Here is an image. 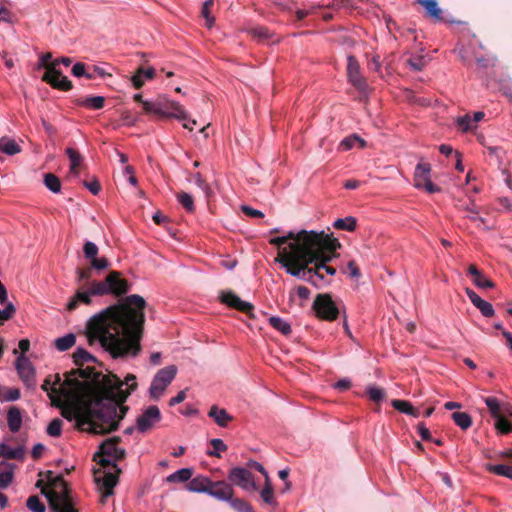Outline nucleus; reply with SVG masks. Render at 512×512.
<instances>
[{
	"label": "nucleus",
	"mask_w": 512,
	"mask_h": 512,
	"mask_svg": "<svg viewBox=\"0 0 512 512\" xmlns=\"http://www.w3.org/2000/svg\"><path fill=\"white\" fill-rule=\"evenodd\" d=\"M137 387L133 374L122 381L114 374L72 370L61 384L59 374L49 375L42 384L53 406L82 431L105 434L118 428L128 407L123 405Z\"/></svg>",
	"instance_id": "obj_1"
},
{
	"label": "nucleus",
	"mask_w": 512,
	"mask_h": 512,
	"mask_svg": "<svg viewBox=\"0 0 512 512\" xmlns=\"http://www.w3.org/2000/svg\"><path fill=\"white\" fill-rule=\"evenodd\" d=\"M145 307V299L133 294L96 313L86 325L89 344L99 343L113 358L136 357L141 351Z\"/></svg>",
	"instance_id": "obj_2"
},
{
	"label": "nucleus",
	"mask_w": 512,
	"mask_h": 512,
	"mask_svg": "<svg viewBox=\"0 0 512 512\" xmlns=\"http://www.w3.org/2000/svg\"><path fill=\"white\" fill-rule=\"evenodd\" d=\"M303 248H298L286 260L287 273L301 280L318 284V280H324V272L328 275H335L336 269L328 266L332 254L340 247L336 238L326 234L324 231H312L304 235L302 240Z\"/></svg>",
	"instance_id": "obj_3"
},
{
	"label": "nucleus",
	"mask_w": 512,
	"mask_h": 512,
	"mask_svg": "<svg viewBox=\"0 0 512 512\" xmlns=\"http://www.w3.org/2000/svg\"><path fill=\"white\" fill-rule=\"evenodd\" d=\"M130 289L127 280L121 278V273L111 271L104 280H93L87 283V287H79L75 294L68 301L66 308L68 311H74L79 304L91 305L93 296L114 295L120 297L126 294Z\"/></svg>",
	"instance_id": "obj_4"
},
{
	"label": "nucleus",
	"mask_w": 512,
	"mask_h": 512,
	"mask_svg": "<svg viewBox=\"0 0 512 512\" xmlns=\"http://www.w3.org/2000/svg\"><path fill=\"white\" fill-rule=\"evenodd\" d=\"M53 486L52 490H42V494L47 498L51 510L54 512H79L74 507V499L68 483L62 477H57Z\"/></svg>",
	"instance_id": "obj_5"
},
{
	"label": "nucleus",
	"mask_w": 512,
	"mask_h": 512,
	"mask_svg": "<svg viewBox=\"0 0 512 512\" xmlns=\"http://www.w3.org/2000/svg\"><path fill=\"white\" fill-rule=\"evenodd\" d=\"M307 233H311V231L302 230L298 233L290 231L285 236L270 239V244L275 245L280 249L275 261L280 263L286 270V260H288L290 255H293L294 252H298L297 248L304 247V245H302V240L304 235H307Z\"/></svg>",
	"instance_id": "obj_6"
},
{
	"label": "nucleus",
	"mask_w": 512,
	"mask_h": 512,
	"mask_svg": "<svg viewBox=\"0 0 512 512\" xmlns=\"http://www.w3.org/2000/svg\"><path fill=\"white\" fill-rule=\"evenodd\" d=\"M143 109L145 112L155 114L161 118L188 119V113L180 103L166 98H158L152 102H143Z\"/></svg>",
	"instance_id": "obj_7"
},
{
	"label": "nucleus",
	"mask_w": 512,
	"mask_h": 512,
	"mask_svg": "<svg viewBox=\"0 0 512 512\" xmlns=\"http://www.w3.org/2000/svg\"><path fill=\"white\" fill-rule=\"evenodd\" d=\"M176 374L177 367L175 365H170L158 370L149 388L150 397L154 400H158L174 380Z\"/></svg>",
	"instance_id": "obj_8"
},
{
	"label": "nucleus",
	"mask_w": 512,
	"mask_h": 512,
	"mask_svg": "<svg viewBox=\"0 0 512 512\" xmlns=\"http://www.w3.org/2000/svg\"><path fill=\"white\" fill-rule=\"evenodd\" d=\"M316 315L324 320L333 321L338 317L339 310L329 294H319L313 302Z\"/></svg>",
	"instance_id": "obj_9"
},
{
	"label": "nucleus",
	"mask_w": 512,
	"mask_h": 512,
	"mask_svg": "<svg viewBox=\"0 0 512 512\" xmlns=\"http://www.w3.org/2000/svg\"><path fill=\"white\" fill-rule=\"evenodd\" d=\"M431 165L427 162L420 161L414 172V186L417 189H425L426 192L433 194L440 191V188L433 184L430 179Z\"/></svg>",
	"instance_id": "obj_10"
},
{
	"label": "nucleus",
	"mask_w": 512,
	"mask_h": 512,
	"mask_svg": "<svg viewBox=\"0 0 512 512\" xmlns=\"http://www.w3.org/2000/svg\"><path fill=\"white\" fill-rule=\"evenodd\" d=\"M347 77L349 83L360 93L368 91L367 81L362 76L359 62L353 55L347 56Z\"/></svg>",
	"instance_id": "obj_11"
},
{
	"label": "nucleus",
	"mask_w": 512,
	"mask_h": 512,
	"mask_svg": "<svg viewBox=\"0 0 512 512\" xmlns=\"http://www.w3.org/2000/svg\"><path fill=\"white\" fill-rule=\"evenodd\" d=\"M99 473L101 472L95 471V482L102 493L101 502L104 503L107 497L113 495V489L118 483V475L120 472L108 470L104 471L102 475H98Z\"/></svg>",
	"instance_id": "obj_12"
},
{
	"label": "nucleus",
	"mask_w": 512,
	"mask_h": 512,
	"mask_svg": "<svg viewBox=\"0 0 512 512\" xmlns=\"http://www.w3.org/2000/svg\"><path fill=\"white\" fill-rule=\"evenodd\" d=\"M228 479L234 485L246 491L256 490L257 485L252 473L242 467H235L229 471Z\"/></svg>",
	"instance_id": "obj_13"
},
{
	"label": "nucleus",
	"mask_w": 512,
	"mask_h": 512,
	"mask_svg": "<svg viewBox=\"0 0 512 512\" xmlns=\"http://www.w3.org/2000/svg\"><path fill=\"white\" fill-rule=\"evenodd\" d=\"M161 420V413L157 406H149L137 419L136 427L141 433L150 430L154 424Z\"/></svg>",
	"instance_id": "obj_14"
},
{
	"label": "nucleus",
	"mask_w": 512,
	"mask_h": 512,
	"mask_svg": "<svg viewBox=\"0 0 512 512\" xmlns=\"http://www.w3.org/2000/svg\"><path fill=\"white\" fill-rule=\"evenodd\" d=\"M42 79L49 83L53 88L62 91H68L72 88L71 81L56 69V63L51 67H48V71H46Z\"/></svg>",
	"instance_id": "obj_15"
},
{
	"label": "nucleus",
	"mask_w": 512,
	"mask_h": 512,
	"mask_svg": "<svg viewBox=\"0 0 512 512\" xmlns=\"http://www.w3.org/2000/svg\"><path fill=\"white\" fill-rule=\"evenodd\" d=\"M220 300L222 303L226 304L228 307L236 309L242 313L247 315L251 314L253 311V305L250 302L244 301L240 299L234 292L232 291H224L220 295Z\"/></svg>",
	"instance_id": "obj_16"
},
{
	"label": "nucleus",
	"mask_w": 512,
	"mask_h": 512,
	"mask_svg": "<svg viewBox=\"0 0 512 512\" xmlns=\"http://www.w3.org/2000/svg\"><path fill=\"white\" fill-rule=\"evenodd\" d=\"M16 368L21 380L27 387H34L35 385V370L30 360L20 355L16 360Z\"/></svg>",
	"instance_id": "obj_17"
},
{
	"label": "nucleus",
	"mask_w": 512,
	"mask_h": 512,
	"mask_svg": "<svg viewBox=\"0 0 512 512\" xmlns=\"http://www.w3.org/2000/svg\"><path fill=\"white\" fill-rule=\"evenodd\" d=\"M118 442L119 438H111L105 440L99 446L98 455L111 457L114 462L124 459L126 452L123 448L118 446Z\"/></svg>",
	"instance_id": "obj_18"
},
{
	"label": "nucleus",
	"mask_w": 512,
	"mask_h": 512,
	"mask_svg": "<svg viewBox=\"0 0 512 512\" xmlns=\"http://www.w3.org/2000/svg\"><path fill=\"white\" fill-rule=\"evenodd\" d=\"M233 488L232 486L225 482V481H210V485L208 488L207 494L214 497L217 500L220 501H227L231 500V497L233 496Z\"/></svg>",
	"instance_id": "obj_19"
},
{
	"label": "nucleus",
	"mask_w": 512,
	"mask_h": 512,
	"mask_svg": "<svg viewBox=\"0 0 512 512\" xmlns=\"http://www.w3.org/2000/svg\"><path fill=\"white\" fill-rule=\"evenodd\" d=\"M466 294L472 304L480 310L483 316L492 317L494 315L493 306L486 300L482 299L474 290L466 288Z\"/></svg>",
	"instance_id": "obj_20"
},
{
	"label": "nucleus",
	"mask_w": 512,
	"mask_h": 512,
	"mask_svg": "<svg viewBox=\"0 0 512 512\" xmlns=\"http://www.w3.org/2000/svg\"><path fill=\"white\" fill-rule=\"evenodd\" d=\"M16 465L7 461L0 462V489L8 488L15 478Z\"/></svg>",
	"instance_id": "obj_21"
},
{
	"label": "nucleus",
	"mask_w": 512,
	"mask_h": 512,
	"mask_svg": "<svg viewBox=\"0 0 512 512\" xmlns=\"http://www.w3.org/2000/svg\"><path fill=\"white\" fill-rule=\"evenodd\" d=\"M468 275L472 277L475 286L481 289H489L494 287V283L487 278L475 265L468 267Z\"/></svg>",
	"instance_id": "obj_22"
},
{
	"label": "nucleus",
	"mask_w": 512,
	"mask_h": 512,
	"mask_svg": "<svg viewBox=\"0 0 512 512\" xmlns=\"http://www.w3.org/2000/svg\"><path fill=\"white\" fill-rule=\"evenodd\" d=\"M22 412L17 406H11L7 411V425L12 433H17L22 426Z\"/></svg>",
	"instance_id": "obj_23"
},
{
	"label": "nucleus",
	"mask_w": 512,
	"mask_h": 512,
	"mask_svg": "<svg viewBox=\"0 0 512 512\" xmlns=\"http://www.w3.org/2000/svg\"><path fill=\"white\" fill-rule=\"evenodd\" d=\"M210 481H211L210 478L203 476V475H198L189 480V482L186 484V489L189 492H193V493H206L207 494L208 488L210 485Z\"/></svg>",
	"instance_id": "obj_24"
},
{
	"label": "nucleus",
	"mask_w": 512,
	"mask_h": 512,
	"mask_svg": "<svg viewBox=\"0 0 512 512\" xmlns=\"http://www.w3.org/2000/svg\"><path fill=\"white\" fill-rule=\"evenodd\" d=\"M208 416L212 418L218 426L223 428L227 427L229 422L233 420V417L224 408H219L216 405L210 408Z\"/></svg>",
	"instance_id": "obj_25"
},
{
	"label": "nucleus",
	"mask_w": 512,
	"mask_h": 512,
	"mask_svg": "<svg viewBox=\"0 0 512 512\" xmlns=\"http://www.w3.org/2000/svg\"><path fill=\"white\" fill-rule=\"evenodd\" d=\"M0 456L8 460H23L25 456V449L22 446L11 447L10 445L2 442L0 443Z\"/></svg>",
	"instance_id": "obj_26"
},
{
	"label": "nucleus",
	"mask_w": 512,
	"mask_h": 512,
	"mask_svg": "<svg viewBox=\"0 0 512 512\" xmlns=\"http://www.w3.org/2000/svg\"><path fill=\"white\" fill-rule=\"evenodd\" d=\"M419 4L424 7L426 15L433 21H443L442 10L438 7L436 0H420Z\"/></svg>",
	"instance_id": "obj_27"
},
{
	"label": "nucleus",
	"mask_w": 512,
	"mask_h": 512,
	"mask_svg": "<svg viewBox=\"0 0 512 512\" xmlns=\"http://www.w3.org/2000/svg\"><path fill=\"white\" fill-rule=\"evenodd\" d=\"M155 70L153 68H139L136 73L131 77L133 86L136 89L141 88L144 85L145 80H150L154 77Z\"/></svg>",
	"instance_id": "obj_28"
},
{
	"label": "nucleus",
	"mask_w": 512,
	"mask_h": 512,
	"mask_svg": "<svg viewBox=\"0 0 512 512\" xmlns=\"http://www.w3.org/2000/svg\"><path fill=\"white\" fill-rule=\"evenodd\" d=\"M391 405L399 412L413 416L415 418H418L421 415L420 410L413 407L409 401L395 399L392 400Z\"/></svg>",
	"instance_id": "obj_29"
},
{
	"label": "nucleus",
	"mask_w": 512,
	"mask_h": 512,
	"mask_svg": "<svg viewBox=\"0 0 512 512\" xmlns=\"http://www.w3.org/2000/svg\"><path fill=\"white\" fill-rule=\"evenodd\" d=\"M66 154L70 160V173L76 177L79 176V167L83 162V156L74 148H67Z\"/></svg>",
	"instance_id": "obj_30"
},
{
	"label": "nucleus",
	"mask_w": 512,
	"mask_h": 512,
	"mask_svg": "<svg viewBox=\"0 0 512 512\" xmlns=\"http://www.w3.org/2000/svg\"><path fill=\"white\" fill-rule=\"evenodd\" d=\"M193 475V470L191 468H181L174 473L168 475L166 477V482L168 483H184L189 482Z\"/></svg>",
	"instance_id": "obj_31"
},
{
	"label": "nucleus",
	"mask_w": 512,
	"mask_h": 512,
	"mask_svg": "<svg viewBox=\"0 0 512 512\" xmlns=\"http://www.w3.org/2000/svg\"><path fill=\"white\" fill-rule=\"evenodd\" d=\"M105 98L103 96H90L83 98L79 100L78 104L80 106L93 109V110H99L104 107Z\"/></svg>",
	"instance_id": "obj_32"
},
{
	"label": "nucleus",
	"mask_w": 512,
	"mask_h": 512,
	"mask_svg": "<svg viewBox=\"0 0 512 512\" xmlns=\"http://www.w3.org/2000/svg\"><path fill=\"white\" fill-rule=\"evenodd\" d=\"M486 470L495 475L503 476L512 480V466L505 464H487Z\"/></svg>",
	"instance_id": "obj_33"
},
{
	"label": "nucleus",
	"mask_w": 512,
	"mask_h": 512,
	"mask_svg": "<svg viewBox=\"0 0 512 512\" xmlns=\"http://www.w3.org/2000/svg\"><path fill=\"white\" fill-rule=\"evenodd\" d=\"M357 221L356 218L348 216L345 218L336 219L333 223L334 228L338 230H344L352 232L356 229Z\"/></svg>",
	"instance_id": "obj_34"
},
{
	"label": "nucleus",
	"mask_w": 512,
	"mask_h": 512,
	"mask_svg": "<svg viewBox=\"0 0 512 512\" xmlns=\"http://www.w3.org/2000/svg\"><path fill=\"white\" fill-rule=\"evenodd\" d=\"M269 324L277 331L282 333L283 335H288L291 333L290 324L281 317L271 316L269 318Z\"/></svg>",
	"instance_id": "obj_35"
},
{
	"label": "nucleus",
	"mask_w": 512,
	"mask_h": 512,
	"mask_svg": "<svg viewBox=\"0 0 512 512\" xmlns=\"http://www.w3.org/2000/svg\"><path fill=\"white\" fill-rule=\"evenodd\" d=\"M451 417L454 423L462 430H467L472 425V418L466 412H454Z\"/></svg>",
	"instance_id": "obj_36"
},
{
	"label": "nucleus",
	"mask_w": 512,
	"mask_h": 512,
	"mask_svg": "<svg viewBox=\"0 0 512 512\" xmlns=\"http://www.w3.org/2000/svg\"><path fill=\"white\" fill-rule=\"evenodd\" d=\"M76 342V336L73 333H68L55 340V347L59 351H66L74 346Z\"/></svg>",
	"instance_id": "obj_37"
},
{
	"label": "nucleus",
	"mask_w": 512,
	"mask_h": 512,
	"mask_svg": "<svg viewBox=\"0 0 512 512\" xmlns=\"http://www.w3.org/2000/svg\"><path fill=\"white\" fill-rule=\"evenodd\" d=\"M359 145L361 148H364L366 146V142L360 138L358 135L356 134H353V135H350L346 138H344L341 142H340V147L344 150V151H347V150H350L352 149L353 147H355L356 145Z\"/></svg>",
	"instance_id": "obj_38"
},
{
	"label": "nucleus",
	"mask_w": 512,
	"mask_h": 512,
	"mask_svg": "<svg viewBox=\"0 0 512 512\" xmlns=\"http://www.w3.org/2000/svg\"><path fill=\"white\" fill-rule=\"evenodd\" d=\"M484 401L493 418L502 416V403L496 397H487Z\"/></svg>",
	"instance_id": "obj_39"
},
{
	"label": "nucleus",
	"mask_w": 512,
	"mask_h": 512,
	"mask_svg": "<svg viewBox=\"0 0 512 512\" xmlns=\"http://www.w3.org/2000/svg\"><path fill=\"white\" fill-rule=\"evenodd\" d=\"M0 151L7 155H15L21 151L20 146L10 139H0Z\"/></svg>",
	"instance_id": "obj_40"
},
{
	"label": "nucleus",
	"mask_w": 512,
	"mask_h": 512,
	"mask_svg": "<svg viewBox=\"0 0 512 512\" xmlns=\"http://www.w3.org/2000/svg\"><path fill=\"white\" fill-rule=\"evenodd\" d=\"M44 184L53 193H59L61 191L60 179L52 173L44 174Z\"/></svg>",
	"instance_id": "obj_41"
},
{
	"label": "nucleus",
	"mask_w": 512,
	"mask_h": 512,
	"mask_svg": "<svg viewBox=\"0 0 512 512\" xmlns=\"http://www.w3.org/2000/svg\"><path fill=\"white\" fill-rule=\"evenodd\" d=\"M455 207L459 210L466 211L470 214H479V208L472 199H469L468 201L464 199H457L455 202Z\"/></svg>",
	"instance_id": "obj_42"
},
{
	"label": "nucleus",
	"mask_w": 512,
	"mask_h": 512,
	"mask_svg": "<svg viewBox=\"0 0 512 512\" xmlns=\"http://www.w3.org/2000/svg\"><path fill=\"white\" fill-rule=\"evenodd\" d=\"M94 360V357L84 348H77L73 353V361L78 366Z\"/></svg>",
	"instance_id": "obj_43"
},
{
	"label": "nucleus",
	"mask_w": 512,
	"mask_h": 512,
	"mask_svg": "<svg viewBox=\"0 0 512 512\" xmlns=\"http://www.w3.org/2000/svg\"><path fill=\"white\" fill-rule=\"evenodd\" d=\"M231 507L237 512H254L253 507L245 500L240 498H233L229 500Z\"/></svg>",
	"instance_id": "obj_44"
},
{
	"label": "nucleus",
	"mask_w": 512,
	"mask_h": 512,
	"mask_svg": "<svg viewBox=\"0 0 512 512\" xmlns=\"http://www.w3.org/2000/svg\"><path fill=\"white\" fill-rule=\"evenodd\" d=\"M456 125L462 132L472 131L476 128L469 114L458 117L456 119Z\"/></svg>",
	"instance_id": "obj_45"
},
{
	"label": "nucleus",
	"mask_w": 512,
	"mask_h": 512,
	"mask_svg": "<svg viewBox=\"0 0 512 512\" xmlns=\"http://www.w3.org/2000/svg\"><path fill=\"white\" fill-rule=\"evenodd\" d=\"M260 496L266 504H269V505L275 504L273 487H272L269 479H267L265 481V485L260 492Z\"/></svg>",
	"instance_id": "obj_46"
},
{
	"label": "nucleus",
	"mask_w": 512,
	"mask_h": 512,
	"mask_svg": "<svg viewBox=\"0 0 512 512\" xmlns=\"http://www.w3.org/2000/svg\"><path fill=\"white\" fill-rule=\"evenodd\" d=\"M26 506L31 512H45V505L36 495L30 496L26 501Z\"/></svg>",
	"instance_id": "obj_47"
},
{
	"label": "nucleus",
	"mask_w": 512,
	"mask_h": 512,
	"mask_svg": "<svg viewBox=\"0 0 512 512\" xmlns=\"http://www.w3.org/2000/svg\"><path fill=\"white\" fill-rule=\"evenodd\" d=\"M213 3L214 0H205L201 9V14L203 18L206 20V25L208 28H211L215 22L214 17L211 16L210 13V7L213 5Z\"/></svg>",
	"instance_id": "obj_48"
},
{
	"label": "nucleus",
	"mask_w": 512,
	"mask_h": 512,
	"mask_svg": "<svg viewBox=\"0 0 512 512\" xmlns=\"http://www.w3.org/2000/svg\"><path fill=\"white\" fill-rule=\"evenodd\" d=\"M210 444L211 446L213 447V451H209L208 454L210 456H214V457H221L220 453L221 452H225L228 447L227 445L223 442V440L219 439V438H214L210 441Z\"/></svg>",
	"instance_id": "obj_49"
},
{
	"label": "nucleus",
	"mask_w": 512,
	"mask_h": 512,
	"mask_svg": "<svg viewBox=\"0 0 512 512\" xmlns=\"http://www.w3.org/2000/svg\"><path fill=\"white\" fill-rule=\"evenodd\" d=\"M46 432L51 437H59L62 432V420L58 418L53 419L49 423Z\"/></svg>",
	"instance_id": "obj_50"
},
{
	"label": "nucleus",
	"mask_w": 512,
	"mask_h": 512,
	"mask_svg": "<svg viewBox=\"0 0 512 512\" xmlns=\"http://www.w3.org/2000/svg\"><path fill=\"white\" fill-rule=\"evenodd\" d=\"M249 33L252 37L256 38L258 41H265V40H268L270 37L269 30L262 26H257V27L251 28L249 30Z\"/></svg>",
	"instance_id": "obj_51"
},
{
	"label": "nucleus",
	"mask_w": 512,
	"mask_h": 512,
	"mask_svg": "<svg viewBox=\"0 0 512 512\" xmlns=\"http://www.w3.org/2000/svg\"><path fill=\"white\" fill-rule=\"evenodd\" d=\"M178 201L180 202V204L188 211V212H193L195 207H194V201H193V198L190 194L186 193V192H182L180 194H178Z\"/></svg>",
	"instance_id": "obj_52"
},
{
	"label": "nucleus",
	"mask_w": 512,
	"mask_h": 512,
	"mask_svg": "<svg viewBox=\"0 0 512 512\" xmlns=\"http://www.w3.org/2000/svg\"><path fill=\"white\" fill-rule=\"evenodd\" d=\"M16 312V308L13 303L9 302L3 309L0 310V325H3L5 321L11 319Z\"/></svg>",
	"instance_id": "obj_53"
},
{
	"label": "nucleus",
	"mask_w": 512,
	"mask_h": 512,
	"mask_svg": "<svg viewBox=\"0 0 512 512\" xmlns=\"http://www.w3.org/2000/svg\"><path fill=\"white\" fill-rule=\"evenodd\" d=\"M21 393L18 388H6L2 394H0V397L2 401L11 402L16 401L20 398Z\"/></svg>",
	"instance_id": "obj_54"
},
{
	"label": "nucleus",
	"mask_w": 512,
	"mask_h": 512,
	"mask_svg": "<svg viewBox=\"0 0 512 512\" xmlns=\"http://www.w3.org/2000/svg\"><path fill=\"white\" fill-rule=\"evenodd\" d=\"M100 459L98 461V464L103 467L104 469H109L110 471H116L121 472V470L118 468L117 463L113 461L111 457L99 455Z\"/></svg>",
	"instance_id": "obj_55"
},
{
	"label": "nucleus",
	"mask_w": 512,
	"mask_h": 512,
	"mask_svg": "<svg viewBox=\"0 0 512 512\" xmlns=\"http://www.w3.org/2000/svg\"><path fill=\"white\" fill-rule=\"evenodd\" d=\"M496 420L495 427L501 434H508L512 432V424L506 418L501 416L496 418Z\"/></svg>",
	"instance_id": "obj_56"
},
{
	"label": "nucleus",
	"mask_w": 512,
	"mask_h": 512,
	"mask_svg": "<svg viewBox=\"0 0 512 512\" xmlns=\"http://www.w3.org/2000/svg\"><path fill=\"white\" fill-rule=\"evenodd\" d=\"M84 255L87 259L93 261L98 254V247L95 243L87 241L83 247Z\"/></svg>",
	"instance_id": "obj_57"
},
{
	"label": "nucleus",
	"mask_w": 512,
	"mask_h": 512,
	"mask_svg": "<svg viewBox=\"0 0 512 512\" xmlns=\"http://www.w3.org/2000/svg\"><path fill=\"white\" fill-rule=\"evenodd\" d=\"M369 398L374 402H380L384 399V390L376 386H370L367 388Z\"/></svg>",
	"instance_id": "obj_58"
},
{
	"label": "nucleus",
	"mask_w": 512,
	"mask_h": 512,
	"mask_svg": "<svg viewBox=\"0 0 512 512\" xmlns=\"http://www.w3.org/2000/svg\"><path fill=\"white\" fill-rule=\"evenodd\" d=\"M72 74L75 77H82V76H84L87 79H92L93 78V75L91 73H87L86 72L85 64H83L81 62H78V63L74 64V66L72 67Z\"/></svg>",
	"instance_id": "obj_59"
},
{
	"label": "nucleus",
	"mask_w": 512,
	"mask_h": 512,
	"mask_svg": "<svg viewBox=\"0 0 512 512\" xmlns=\"http://www.w3.org/2000/svg\"><path fill=\"white\" fill-rule=\"evenodd\" d=\"M76 275H77V282L84 283L82 286L87 287V283L93 281V280H90V278H91V270L90 269L79 268L76 271Z\"/></svg>",
	"instance_id": "obj_60"
},
{
	"label": "nucleus",
	"mask_w": 512,
	"mask_h": 512,
	"mask_svg": "<svg viewBox=\"0 0 512 512\" xmlns=\"http://www.w3.org/2000/svg\"><path fill=\"white\" fill-rule=\"evenodd\" d=\"M344 273H348L351 278H359L361 275L360 270L354 260H351L347 263Z\"/></svg>",
	"instance_id": "obj_61"
},
{
	"label": "nucleus",
	"mask_w": 512,
	"mask_h": 512,
	"mask_svg": "<svg viewBox=\"0 0 512 512\" xmlns=\"http://www.w3.org/2000/svg\"><path fill=\"white\" fill-rule=\"evenodd\" d=\"M91 266L96 270H104L109 267V261L104 257H96L93 261H91Z\"/></svg>",
	"instance_id": "obj_62"
},
{
	"label": "nucleus",
	"mask_w": 512,
	"mask_h": 512,
	"mask_svg": "<svg viewBox=\"0 0 512 512\" xmlns=\"http://www.w3.org/2000/svg\"><path fill=\"white\" fill-rule=\"evenodd\" d=\"M84 186L93 194L97 195L100 192L101 186L97 179L91 181H85Z\"/></svg>",
	"instance_id": "obj_63"
},
{
	"label": "nucleus",
	"mask_w": 512,
	"mask_h": 512,
	"mask_svg": "<svg viewBox=\"0 0 512 512\" xmlns=\"http://www.w3.org/2000/svg\"><path fill=\"white\" fill-rule=\"evenodd\" d=\"M195 184L201 188L205 194L208 196L209 193H210V187L209 185L207 184V182L202 178L201 174L200 173H197L195 175Z\"/></svg>",
	"instance_id": "obj_64"
}]
</instances>
